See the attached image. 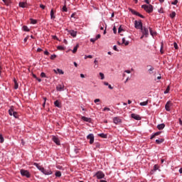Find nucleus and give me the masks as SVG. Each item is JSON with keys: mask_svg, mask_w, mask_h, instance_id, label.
I'll return each mask as SVG.
<instances>
[{"mask_svg": "<svg viewBox=\"0 0 182 182\" xmlns=\"http://www.w3.org/2000/svg\"><path fill=\"white\" fill-rule=\"evenodd\" d=\"M141 8L142 9H144V11H146V12H147L148 14H151V12H153V6H151V4L142 5Z\"/></svg>", "mask_w": 182, "mask_h": 182, "instance_id": "nucleus-1", "label": "nucleus"}, {"mask_svg": "<svg viewBox=\"0 0 182 182\" xmlns=\"http://www.w3.org/2000/svg\"><path fill=\"white\" fill-rule=\"evenodd\" d=\"M141 32L142 35L145 36V38H149V28H147L146 26H143L141 28Z\"/></svg>", "mask_w": 182, "mask_h": 182, "instance_id": "nucleus-2", "label": "nucleus"}, {"mask_svg": "<svg viewBox=\"0 0 182 182\" xmlns=\"http://www.w3.org/2000/svg\"><path fill=\"white\" fill-rule=\"evenodd\" d=\"M20 173L21 174V176H24V177H27V178H29V177H31V173H29V171L24 170V169H21L20 171Z\"/></svg>", "mask_w": 182, "mask_h": 182, "instance_id": "nucleus-3", "label": "nucleus"}, {"mask_svg": "<svg viewBox=\"0 0 182 182\" xmlns=\"http://www.w3.org/2000/svg\"><path fill=\"white\" fill-rule=\"evenodd\" d=\"M134 26L136 29H141L143 27V23H141V21H135Z\"/></svg>", "mask_w": 182, "mask_h": 182, "instance_id": "nucleus-4", "label": "nucleus"}, {"mask_svg": "<svg viewBox=\"0 0 182 182\" xmlns=\"http://www.w3.org/2000/svg\"><path fill=\"white\" fill-rule=\"evenodd\" d=\"M87 140H90V144H93L95 143V135L93 134H90L87 136Z\"/></svg>", "mask_w": 182, "mask_h": 182, "instance_id": "nucleus-5", "label": "nucleus"}, {"mask_svg": "<svg viewBox=\"0 0 182 182\" xmlns=\"http://www.w3.org/2000/svg\"><path fill=\"white\" fill-rule=\"evenodd\" d=\"M95 176H96L97 178H98L99 180L105 178V173L100 171L97 172Z\"/></svg>", "mask_w": 182, "mask_h": 182, "instance_id": "nucleus-6", "label": "nucleus"}, {"mask_svg": "<svg viewBox=\"0 0 182 182\" xmlns=\"http://www.w3.org/2000/svg\"><path fill=\"white\" fill-rule=\"evenodd\" d=\"M113 122L114 123V124H120V123L122 122V119H120V117H115L113 118Z\"/></svg>", "mask_w": 182, "mask_h": 182, "instance_id": "nucleus-7", "label": "nucleus"}, {"mask_svg": "<svg viewBox=\"0 0 182 182\" xmlns=\"http://www.w3.org/2000/svg\"><path fill=\"white\" fill-rule=\"evenodd\" d=\"M41 173H43V174H45L46 176H50V174H52V171L48 169H45V168H43V169H42Z\"/></svg>", "mask_w": 182, "mask_h": 182, "instance_id": "nucleus-8", "label": "nucleus"}, {"mask_svg": "<svg viewBox=\"0 0 182 182\" xmlns=\"http://www.w3.org/2000/svg\"><path fill=\"white\" fill-rule=\"evenodd\" d=\"M64 88L65 85L63 84H60L57 85L56 90H58V92H62L64 90Z\"/></svg>", "mask_w": 182, "mask_h": 182, "instance_id": "nucleus-9", "label": "nucleus"}, {"mask_svg": "<svg viewBox=\"0 0 182 182\" xmlns=\"http://www.w3.org/2000/svg\"><path fill=\"white\" fill-rule=\"evenodd\" d=\"M131 117L135 120H141V117L137 114H132Z\"/></svg>", "mask_w": 182, "mask_h": 182, "instance_id": "nucleus-10", "label": "nucleus"}, {"mask_svg": "<svg viewBox=\"0 0 182 182\" xmlns=\"http://www.w3.org/2000/svg\"><path fill=\"white\" fill-rule=\"evenodd\" d=\"M52 140L53 141H54V143H55V144H57L58 146H60V141L58 137L53 136Z\"/></svg>", "mask_w": 182, "mask_h": 182, "instance_id": "nucleus-11", "label": "nucleus"}, {"mask_svg": "<svg viewBox=\"0 0 182 182\" xmlns=\"http://www.w3.org/2000/svg\"><path fill=\"white\" fill-rule=\"evenodd\" d=\"M68 33H70L73 38H76V36L77 35V32L75 31L74 30L68 31Z\"/></svg>", "mask_w": 182, "mask_h": 182, "instance_id": "nucleus-12", "label": "nucleus"}, {"mask_svg": "<svg viewBox=\"0 0 182 182\" xmlns=\"http://www.w3.org/2000/svg\"><path fill=\"white\" fill-rule=\"evenodd\" d=\"M171 102H166V105H165V109H166V110L167 111V112H170V107H171Z\"/></svg>", "mask_w": 182, "mask_h": 182, "instance_id": "nucleus-13", "label": "nucleus"}, {"mask_svg": "<svg viewBox=\"0 0 182 182\" xmlns=\"http://www.w3.org/2000/svg\"><path fill=\"white\" fill-rule=\"evenodd\" d=\"M15 113V109L14 108V106H11L10 109H9V114L10 116H12Z\"/></svg>", "mask_w": 182, "mask_h": 182, "instance_id": "nucleus-14", "label": "nucleus"}, {"mask_svg": "<svg viewBox=\"0 0 182 182\" xmlns=\"http://www.w3.org/2000/svg\"><path fill=\"white\" fill-rule=\"evenodd\" d=\"M81 119L84 122H87V123H91L92 122V119L91 118H87L86 117H82Z\"/></svg>", "mask_w": 182, "mask_h": 182, "instance_id": "nucleus-15", "label": "nucleus"}, {"mask_svg": "<svg viewBox=\"0 0 182 182\" xmlns=\"http://www.w3.org/2000/svg\"><path fill=\"white\" fill-rule=\"evenodd\" d=\"M19 6H20V8H26L28 6V3L23 2V1L20 2Z\"/></svg>", "mask_w": 182, "mask_h": 182, "instance_id": "nucleus-16", "label": "nucleus"}, {"mask_svg": "<svg viewBox=\"0 0 182 182\" xmlns=\"http://www.w3.org/2000/svg\"><path fill=\"white\" fill-rule=\"evenodd\" d=\"M54 105L55 107H58L60 109L62 107V105L59 102V100L55 101Z\"/></svg>", "mask_w": 182, "mask_h": 182, "instance_id": "nucleus-17", "label": "nucleus"}, {"mask_svg": "<svg viewBox=\"0 0 182 182\" xmlns=\"http://www.w3.org/2000/svg\"><path fill=\"white\" fill-rule=\"evenodd\" d=\"M164 127H166V124H160L157 126V129L159 130H163V129H164Z\"/></svg>", "mask_w": 182, "mask_h": 182, "instance_id": "nucleus-18", "label": "nucleus"}, {"mask_svg": "<svg viewBox=\"0 0 182 182\" xmlns=\"http://www.w3.org/2000/svg\"><path fill=\"white\" fill-rule=\"evenodd\" d=\"M53 72H55V73H59L60 75H63L65 73L63 72V70H60V69H57L56 70H53Z\"/></svg>", "mask_w": 182, "mask_h": 182, "instance_id": "nucleus-19", "label": "nucleus"}, {"mask_svg": "<svg viewBox=\"0 0 182 182\" xmlns=\"http://www.w3.org/2000/svg\"><path fill=\"white\" fill-rule=\"evenodd\" d=\"M34 166H36V167H37V168L38 170H40V171H41V172H42V170L44 168L41 165H39L38 163H34Z\"/></svg>", "mask_w": 182, "mask_h": 182, "instance_id": "nucleus-20", "label": "nucleus"}, {"mask_svg": "<svg viewBox=\"0 0 182 182\" xmlns=\"http://www.w3.org/2000/svg\"><path fill=\"white\" fill-rule=\"evenodd\" d=\"M160 134H161V132H158L154 133L151 136V140H153V139H154V137H156V136H160Z\"/></svg>", "mask_w": 182, "mask_h": 182, "instance_id": "nucleus-21", "label": "nucleus"}, {"mask_svg": "<svg viewBox=\"0 0 182 182\" xmlns=\"http://www.w3.org/2000/svg\"><path fill=\"white\" fill-rule=\"evenodd\" d=\"M148 68H150L149 70H148V72L149 73V75H151L153 73V71L154 70V68H153L152 66L151 65H148Z\"/></svg>", "mask_w": 182, "mask_h": 182, "instance_id": "nucleus-22", "label": "nucleus"}, {"mask_svg": "<svg viewBox=\"0 0 182 182\" xmlns=\"http://www.w3.org/2000/svg\"><path fill=\"white\" fill-rule=\"evenodd\" d=\"M164 141V139H159L156 140V144H161Z\"/></svg>", "mask_w": 182, "mask_h": 182, "instance_id": "nucleus-23", "label": "nucleus"}, {"mask_svg": "<svg viewBox=\"0 0 182 182\" xmlns=\"http://www.w3.org/2000/svg\"><path fill=\"white\" fill-rule=\"evenodd\" d=\"M56 16H55V12H53V9H51L50 11V18L51 19H55Z\"/></svg>", "mask_w": 182, "mask_h": 182, "instance_id": "nucleus-24", "label": "nucleus"}, {"mask_svg": "<svg viewBox=\"0 0 182 182\" xmlns=\"http://www.w3.org/2000/svg\"><path fill=\"white\" fill-rule=\"evenodd\" d=\"M129 11L132 14H133V15H136V16L139 15V12L136 11L134 9H129Z\"/></svg>", "mask_w": 182, "mask_h": 182, "instance_id": "nucleus-25", "label": "nucleus"}, {"mask_svg": "<svg viewBox=\"0 0 182 182\" xmlns=\"http://www.w3.org/2000/svg\"><path fill=\"white\" fill-rule=\"evenodd\" d=\"M14 89H18V87H19V85H18V82L16 81V79H14Z\"/></svg>", "mask_w": 182, "mask_h": 182, "instance_id": "nucleus-26", "label": "nucleus"}, {"mask_svg": "<svg viewBox=\"0 0 182 182\" xmlns=\"http://www.w3.org/2000/svg\"><path fill=\"white\" fill-rule=\"evenodd\" d=\"M98 136L100 137H102V139H107V134H98Z\"/></svg>", "mask_w": 182, "mask_h": 182, "instance_id": "nucleus-27", "label": "nucleus"}, {"mask_svg": "<svg viewBox=\"0 0 182 182\" xmlns=\"http://www.w3.org/2000/svg\"><path fill=\"white\" fill-rule=\"evenodd\" d=\"M78 48H79V44H77L76 46H75L73 50V53H76V52H77Z\"/></svg>", "mask_w": 182, "mask_h": 182, "instance_id": "nucleus-28", "label": "nucleus"}, {"mask_svg": "<svg viewBox=\"0 0 182 182\" xmlns=\"http://www.w3.org/2000/svg\"><path fill=\"white\" fill-rule=\"evenodd\" d=\"M140 106H147L149 105V100H146L145 102H140Z\"/></svg>", "mask_w": 182, "mask_h": 182, "instance_id": "nucleus-29", "label": "nucleus"}, {"mask_svg": "<svg viewBox=\"0 0 182 182\" xmlns=\"http://www.w3.org/2000/svg\"><path fill=\"white\" fill-rule=\"evenodd\" d=\"M122 43H124L125 46H129V41H126V38H122Z\"/></svg>", "mask_w": 182, "mask_h": 182, "instance_id": "nucleus-30", "label": "nucleus"}, {"mask_svg": "<svg viewBox=\"0 0 182 182\" xmlns=\"http://www.w3.org/2000/svg\"><path fill=\"white\" fill-rule=\"evenodd\" d=\"M149 32L151 35V36H154V35L156 34V32L153 31V28L149 27Z\"/></svg>", "mask_w": 182, "mask_h": 182, "instance_id": "nucleus-31", "label": "nucleus"}, {"mask_svg": "<svg viewBox=\"0 0 182 182\" xmlns=\"http://www.w3.org/2000/svg\"><path fill=\"white\" fill-rule=\"evenodd\" d=\"M62 176V173L60 171L55 172V177H60Z\"/></svg>", "mask_w": 182, "mask_h": 182, "instance_id": "nucleus-32", "label": "nucleus"}, {"mask_svg": "<svg viewBox=\"0 0 182 182\" xmlns=\"http://www.w3.org/2000/svg\"><path fill=\"white\" fill-rule=\"evenodd\" d=\"M170 18H171L172 19L176 18V11H173L171 14H170Z\"/></svg>", "mask_w": 182, "mask_h": 182, "instance_id": "nucleus-33", "label": "nucleus"}, {"mask_svg": "<svg viewBox=\"0 0 182 182\" xmlns=\"http://www.w3.org/2000/svg\"><path fill=\"white\" fill-rule=\"evenodd\" d=\"M14 117H15V119H18V117H19V115L18 114V112H15L13 113Z\"/></svg>", "mask_w": 182, "mask_h": 182, "instance_id": "nucleus-34", "label": "nucleus"}, {"mask_svg": "<svg viewBox=\"0 0 182 182\" xmlns=\"http://www.w3.org/2000/svg\"><path fill=\"white\" fill-rule=\"evenodd\" d=\"M23 30L25 32H29V28H28V26H23Z\"/></svg>", "mask_w": 182, "mask_h": 182, "instance_id": "nucleus-35", "label": "nucleus"}, {"mask_svg": "<svg viewBox=\"0 0 182 182\" xmlns=\"http://www.w3.org/2000/svg\"><path fill=\"white\" fill-rule=\"evenodd\" d=\"M31 23H32L33 25H36V23H38V21L35 19L31 18Z\"/></svg>", "mask_w": 182, "mask_h": 182, "instance_id": "nucleus-36", "label": "nucleus"}, {"mask_svg": "<svg viewBox=\"0 0 182 182\" xmlns=\"http://www.w3.org/2000/svg\"><path fill=\"white\" fill-rule=\"evenodd\" d=\"M168 92H170V86H168L166 90L164 91V94L167 95V93H168Z\"/></svg>", "mask_w": 182, "mask_h": 182, "instance_id": "nucleus-37", "label": "nucleus"}, {"mask_svg": "<svg viewBox=\"0 0 182 182\" xmlns=\"http://www.w3.org/2000/svg\"><path fill=\"white\" fill-rule=\"evenodd\" d=\"M6 5H9L11 0H2Z\"/></svg>", "mask_w": 182, "mask_h": 182, "instance_id": "nucleus-38", "label": "nucleus"}, {"mask_svg": "<svg viewBox=\"0 0 182 182\" xmlns=\"http://www.w3.org/2000/svg\"><path fill=\"white\" fill-rule=\"evenodd\" d=\"M100 76L101 77V80H103V79H105V74H103V73H100Z\"/></svg>", "mask_w": 182, "mask_h": 182, "instance_id": "nucleus-39", "label": "nucleus"}, {"mask_svg": "<svg viewBox=\"0 0 182 182\" xmlns=\"http://www.w3.org/2000/svg\"><path fill=\"white\" fill-rule=\"evenodd\" d=\"M63 12H68V8L66 6H64L62 9Z\"/></svg>", "mask_w": 182, "mask_h": 182, "instance_id": "nucleus-40", "label": "nucleus"}, {"mask_svg": "<svg viewBox=\"0 0 182 182\" xmlns=\"http://www.w3.org/2000/svg\"><path fill=\"white\" fill-rule=\"evenodd\" d=\"M4 136H2V134H0V143H4Z\"/></svg>", "mask_w": 182, "mask_h": 182, "instance_id": "nucleus-41", "label": "nucleus"}, {"mask_svg": "<svg viewBox=\"0 0 182 182\" xmlns=\"http://www.w3.org/2000/svg\"><path fill=\"white\" fill-rule=\"evenodd\" d=\"M176 4H178V0H174V1L171 3L172 5H176Z\"/></svg>", "mask_w": 182, "mask_h": 182, "instance_id": "nucleus-42", "label": "nucleus"}, {"mask_svg": "<svg viewBox=\"0 0 182 182\" xmlns=\"http://www.w3.org/2000/svg\"><path fill=\"white\" fill-rule=\"evenodd\" d=\"M160 52H161V55H163L164 53V51H163V43L161 44Z\"/></svg>", "mask_w": 182, "mask_h": 182, "instance_id": "nucleus-43", "label": "nucleus"}, {"mask_svg": "<svg viewBox=\"0 0 182 182\" xmlns=\"http://www.w3.org/2000/svg\"><path fill=\"white\" fill-rule=\"evenodd\" d=\"M56 58V55H55V54H53V55H52L51 56H50V59L52 60H53V59H55Z\"/></svg>", "mask_w": 182, "mask_h": 182, "instance_id": "nucleus-44", "label": "nucleus"}, {"mask_svg": "<svg viewBox=\"0 0 182 182\" xmlns=\"http://www.w3.org/2000/svg\"><path fill=\"white\" fill-rule=\"evenodd\" d=\"M173 46H174L175 49H178V46L177 45V43H174Z\"/></svg>", "mask_w": 182, "mask_h": 182, "instance_id": "nucleus-45", "label": "nucleus"}, {"mask_svg": "<svg viewBox=\"0 0 182 182\" xmlns=\"http://www.w3.org/2000/svg\"><path fill=\"white\" fill-rule=\"evenodd\" d=\"M28 39H29V36H27L24 40H23V42H28Z\"/></svg>", "mask_w": 182, "mask_h": 182, "instance_id": "nucleus-46", "label": "nucleus"}, {"mask_svg": "<svg viewBox=\"0 0 182 182\" xmlns=\"http://www.w3.org/2000/svg\"><path fill=\"white\" fill-rule=\"evenodd\" d=\"M106 110H107L108 112H110V108L105 107L103 109V112H106Z\"/></svg>", "mask_w": 182, "mask_h": 182, "instance_id": "nucleus-47", "label": "nucleus"}, {"mask_svg": "<svg viewBox=\"0 0 182 182\" xmlns=\"http://www.w3.org/2000/svg\"><path fill=\"white\" fill-rule=\"evenodd\" d=\"M41 76L42 77H46V74H45V73H41Z\"/></svg>", "mask_w": 182, "mask_h": 182, "instance_id": "nucleus-48", "label": "nucleus"}, {"mask_svg": "<svg viewBox=\"0 0 182 182\" xmlns=\"http://www.w3.org/2000/svg\"><path fill=\"white\" fill-rule=\"evenodd\" d=\"M136 16H139V18H144V16L140 14V13H138V14L136 15Z\"/></svg>", "mask_w": 182, "mask_h": 182, "instance_id": "nucleus-49", "label": "nucleus"}, {"mask_svg": "<svg viewBox=\"0 0 182 182\" xmlns=\"http://www.w3.org/2000/svg\"><path fill=\"white\" fill-rule=\"evenodd\" d=\"M58 50H63V47L59 46H58Z\"/></svg>", "mask_w": 182, "mask_h": 182, "instance_id": "nucleus-50", "label": "nucleus"}, {"mask_svg": "<svg viewBox=\"0 0 182 182\" xmlns=\"http://www.w3.org/2000/svg\"><path fill=\"white\" fill-rule=\"evenodd\" d=\"M113 49L114 50H116V52H119V50L117 49V46H114Z\"/></svg>", "mask_w": 182, "mask_h": 182, "instance_id": "nucleus-51", "label": "nucleus"}, {"mask_svg": "<svg viewBox=\"0 0 182 182\" xmlns=\"http://www.w3.org/2000/svg\"><path fill=\"white\" fill-rule=\"evenodd\" d=\"M46 105V97H44V102L43 104V107H45Z\"/></svg>", "mask_w": 182, "mask_h": 182, "instance_id": "nucleus-52", "label": "nucleus"}, {"mask_svg": "<svg viewBox=\"0 0 182 182\" xmlns=\"http://www.w3.org/2000/svg\"><path fill=\"white\" fill-rule=\"evenodd\" d=\"M94 102L95 103H99V102H100V99H95Z\"/></svg>", "mask_w": 182, "mask_h": 182, "instance_id": "nucleus-53", "label": "nucleus"}, {"mask_svg": "<svg viewBox=\"0 0 182 182\" xmlns=\"http://www.w3.org/2000/svg\"><path fill=\"white\" fill-rule=\"evenodd\" d=\"M97 41L96 38H91L90 42H92V43H95V41Z\"/></svg>", "mask_w": 182, "mask_h": 182, "instance_id": "nucleus-54", "label": "nucleus"}, {"mask_svg": "<svg viewBox=\"0 0 182 182\" xmlns=\"http://www.w3.org/2000/svg\"><path fill=\"white\" fill-rule=\"evenodd\" d=\"M100 34L97 35L95 39L97 41V39H100Z\"/></svg>", "mask_w": 182, "mask_h": 182, "instance_id": "nucleus-55", "label": "nucleus"}, {"mask_svg": "<svg viewBox=\"0 0 182 182\" xmlns=\"http://www.w3.org/2000/svg\"><path fill=\"white\" fill-rule=\"evenodd\" d=\"M40 8H41V9H45V5L41 4Z\"/></svg>", "mask_w": 182, "mask_h": 182, "instance_id": "nucleus-56", "label": "nucleus"}, {"mask_svg": "<svg viewBox=\"0 0 182 182\" xmlns=\"http://www.w3.org/2000/svg\"><path fill=\"white\" fill-rule=\"evenodd\" d=\"M113 31H114V33H117V30L116 29L115 26L113 28Z\"/></svg>", "mask_w": 182, "mask_h": 182, "instance_id": "nucleus-57", "label": "nucleus"}, {"mask_svg": "<svg viewBox=\"0 0 182 182\" xmlns=\"http://www.w3.org/2000/svg\"><path fill=\"white\" fill-rule=\"evenodd\" d=\"M122 31H123V29L122 28V26H120L118 29V32L119 33H120V32H122Z\"/></svg>", "mask_w": 182, "mask_h": 182, "instance_id": "nucleus-58", "label": "nucleus"}, {"mask_svg": "<svg viewBox=\"0 0 182 182\" xmlns=\"http://www.w3.org/2000/svg\"><path fill=\"white\" fill-rule=\"evenodd\" d=\"M124 73H132V71L129 70H126L124 71Z\"/></svg>", "mask_w": 182, "mask_h": 182, "instance_id": "nucleus-59", "label": "nucleus"}, {"mask_svg": "<svg viewBox=\"0 0 182 182\" xmlns=\"http://www.w3.org/2000/svg\"><path fill=\"white\" fill-rule=\"evenodd\" d=\"M53 39H55V40L58 41V36H53Z\"/></svg>", "mask_w": 182, "mask_h": 182, "instance_id": "nucleus-60", "label": "nucleus"}, {"mask_svg": "<svg viewBox=\"0 0 182 182\" xmlns=\"http://www.w3.org/2000/svg\"><path fill=\"white\" fill-rule=\"evenodd\" d=\"M44 54L48 55H49V52H48V50H46V51L44 52Z\"/></svg>", "mask_w": 182, "mask_h": 182, "instance_id": "nucleus-61", "label": "nucleus"}, {"mask_svg": "<svg viewBox=\"0 0 182 182\" xmlns=\"http://www.w3.org/2000/svg\"><path fill=\"white\" fill-rule=\"evenodd\" d=\"M179 124H181V126H182V120H181V119H179Z\"/></svg>", "mask_w": 182, "mask_h": 182, "instance_id": "nucleus-62", "label": "nucleus"}, {"mask_svg": "<svg viewBox=\"0 0 182 182\" xmlns=\"http://www.w3.org/2000/svg\"><path fill=\"white\" fill-rule=\"evenodd\" d=\"M157 168H157V165H154V170H157Z\"/></svg>", "mask_w": 182, "mask_h": 182, "instance_id": "nucleus-63", "label": "nucleus"}, {"mask_svg": "<svg viewBox=\"0 0 182 182\" xmlns=\"http://www.w3.org/2000/svg\"><path fill=\"white\" fill-rule=\"evenodd\" d=\"M179 173H180L181 174H182V168H181L179 169Z\"/></svg>", "mask_w": 182, "mask_h": 182, "instance_id": "nucleus-64", "label": "nucleus"}]
</instances>
